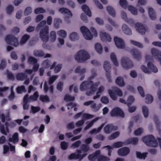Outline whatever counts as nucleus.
<instances>
[{
  "instance_id": "79ce46f5",
  "label": "nucleus",
  "mask_w": 161,
  "mask_h": 161,
  "mask_svg": "<svg viewBox=\"0 0 161 161\" xmlns=\"http://www.w3.org/2000/svg\"><path fill=\"white\" fill-rule=\"evenodd\" d=\"M6 75L7 78L9 80H14V75L8 70L6 71Z\"/></svg>"
},
{
  "instance_id": "338daca9",
  "label": "nucleus",
  "mask_w": 161,
  "mask_h": 161,
  "mask_svg": "<svg viewBox=\"0 0 161 161\" xmlns=\"http://www.w3.org/2000/svg\"><path fill=\"white\" fill-rule=\"evenodd\" d=\"M6 61L4 59H2L0 64V69L1 70L3 69L6 67Z\"/></svg>"
},
{
  "instance_id": "c756f323",
  "label": "nucleus",
  "mask_w": 161,
  "mask_h": 161,
  "mask_svg": "<svg viewBox=\"0 0 161 161\" xmlns=\"http://www.w3.org/2000/svg\"><path fill=\"white\" fill-rule=\"evenodd\" d=\"M115 82L119 86L121 87L124 86L125 83L124 82L123 78L121 77H118L115 80Z\"/></svg>"
},
{
  "instance_id": "c03bdc74",
  "label": "nucleus",
  "mask_w": 161,
  "mask_h": 161,
  "mask_svg": "<svg viewBox=\"0 0 161 161\" xmlns=\"http://www.w3.org/2000/svg\"><path fill=\"white\" fill-rule=\"evenodd\" d=\"M40 100L42 102H48L49 101V98L48 97L47 95H41L39 97Z\"/></svg>"
},
{
  "instance_id": "8fccbe9b",
  "label": "nucleus",
  "mask_w": 161,
  "mask_h": 161,
  "mask_svg": "<svg viewBox=\"0 0 161 161\" xmlns=\"http://www.w3.org/2000/svg\"><path fill=\"white\" fill-rule=\"evenodd\" d=\"M30 36L27 34H25L22 37L20 43L21 44L25 43L29 39Z\"/></svg>"
},
{
  "instance_id": "9b49d317",
  "label": "nucleus",
  "mask_w": 161,
  "mask_h": 161,
  "mask_svg": "<svg viewBox=\"0 0 161 161\" xmlns=\"http://www.w3.org/2000/svg\"><path fill=\"white\" fill-rule=\"evenodd\" d=\"M110 115L112 117L119 116L124 117V114L122 110L119 108L116 107L113 108L110 112Z\"/></svg>"
},
{
  "instance_id": "b1692460",
  "label": "nucleus",
  "mask_w": 161,
  "mask_h": 161,
  "mask_svg": "<svg viewBox=\"0 0 161 161\" xmlns=\"http://www.w3.org/2000/svg\"><path fill=\"white\" fill-rule=\"evenodd\" d=\"M19 140V135L17 132L15 133L12 136V137L9 138L8 139V141L10 142H13L14 144L18 142Z\"/></svg>"
},
{
  "instance_id": "7c9ffc66",
  "label": "nucleus",
  "mask_w": 161,
  "mask_h": 161,
  "mask_svg": "<svg viewBox=\"0 0 161 161\" xmlns=\"http://www.w3.org/2000/svg\"><path fill=\"white\" fill-rule=\"evenodd\" d=\"M106 9L108 14L112 17H114L115 16V12L114 9L110 6L107 7Z\"/></svg>"
},
{
  "instance_id": "2f4dec72",
  "label": "nucleus",
  "mask_w": 161,
  "mask_h": 161,
  "mask_svg": "<svg viewBox=\"0 0 161 161\" xmlns=\"http://www.w3.org/2000/svg\"><path fill=\"white\" fill-rule=\"evenodd\" d=\"M101 106L102 105L101 104H99L97 105L96 103H93V104L91 106V107L93 111L96 112L99 110Z\"/></svg>"
},
{
  "instance_id": "680f3d73",
  "label": "nucleus",
  "mask_w": 161,
  "mask_h": 161,
  "mask_svg": "<svg viewBox=\"0 0 161 161\" xmlns=\"http://www.w3.org/2000/svg\"><path fill=\"white\" fill-rule=\"evenodd\" d=\"M28 62L30 64H34L37 62V59L33 57H30L28 59Z\"/></svg>"
},
{
  "instance_id": "4be33fe9",
  "label": "nucleus",
  "mask_w": 161,
  "mask_h": 161,
  "mask_svg": "<svg viewBox=\"0 0 161 161\" xmlns=\"http://www.w3.org/2000/svg\"><path fill=\"white\" fill-rule=\"evenodd\" d=\"M100 151L97 150L92 154L89 155L88 157V159L90 161H95L97 159H98V157L100 154Z\"/></svg>"
},
{
  "instance_id": "09e8293b",
  "label": "nucleus",
  "mask_w": 161,
  "mask_h": 161,
  "mask_svg": "<svg viewBox=\"0 0 161 161\" xmlns=\"http://www.w3.org/2000/svg\"><path fill=\"white\" fill-rule=\"evenodd\" d=\"M40 110V108L39 106L35 107L33 106H31L30 112L33 114H35L38 112Z\"/></svg>"
},
{
  "instance_id": "5701e85b",
  "label": "nucleus",
  "mask_w": 161,
  "mask_h": 161,
  "mask_svg": "<svg viewBox=\"0 0 161 161\" xmlns=\"http://www.w3.org/2000/svg\"><path fill=\"white\" fill-rule=\"evenodd\" d=\"M130 53L132 54L134 58L138 60L141 57V53L136 49L133 48L130 51Z\"/></svg>"
},
{
  "instance_id": "ea45409f",
  "label": "nucleus",
  "mask_w": 161,
  "mask_h": 161,
  "mask_svg": "<svg viewBox=\"0 0 161 161\" xmlns=\"http://www.w3.org/2000/svg\"><path fill=\"white\" fill-rule=\"evenodd\" d=\"M16 92L20 94L22 92H26L25 87L24 86H18L16 89Z\"/></svg>"
},
{
  "instance_id": "f3484780",
  "label": "nucleus",
  "mask_w": 161,
  "mask_h": 161,
  "mask_svg": "<svg viewBox=\"0 0 161 161\" xmlns=\"http://www.w3.org/2000/svg\"><path fill=\"white\" fill-rule=\"evenodd\" d=\"M56 62H54L51 65V63L50 60L48 59H46L42 63V66L45 69L48 68L50 67V69H53L56 65Z\"/></svg>"
},
{
  "instance_id": "7ed1b4c3",
  "label": "nucleus",
  "mask_w": 161,
  "mask_h": 161,
  "mask_svg": "<svg viewBox=\"0 0 161 161\" xmlns=\"http://www.w3.org/2000/svg\"><path fill=\"white\" fill-rule=\"evenodd\" d=\"M142 140L149 147H156L158 145L157 141L152 135H149L143 137Z\"/></svg>"
},
{
  "instance_id": "0eeeda50",
  "label": "nucleus",
  "mask_w": 161,
  "mask_h": 161,
  "mask_svg": "<svg viewBox=\"0 0 161 161\" xmlns=\"http://www.w3.org/2000/svg\"><path fill=\"white\" fill-rule=\"evenodd\" d=\"M121 64L122 67L126 69L131 68L134 65L132 61L127 57L121 58Z\"/></svg>"
},
{
  "instance_id": "dca6fc26",
  "label": "nucleus",
  "mask_w": 161,
  "mask_h": 161,
  "mask_svg": "<svg viewBox=\"0 0 161 161\" xmlns=\"http://www.w3.org/2000/svg\"><path fill=\"white\" fill-rule=\"evenodd\" d=\"M114 40L115 45L118 48L123 49L125 47V43L122 39L114 37Z\"/></svg>"
},
{
  "instance_id": "c85d7f7f",
  "label": "nucleus",
  "mask_w": 161,
  "mask_h": 161,
  "mask_svg": "<svg viewBox=\"0 0 161 161\" xmlns=\"http://www.w3.org/2000/svg\"><path fill=\"white\" fill-rule=\"evenodd\" d=\"M27 76L26 74L23 73H18L16 75V78L18 80H22L27 78Z\"/></svg>"
},
{
  "instance_id": "a19ab883",
  "label": "nucleus",
  "mask_w": 161,
  "mask_h": 161,
  "mask_svg": "<svg viewBox=\"0 0 161 161\" xmlns=\"http://www.w3.org/2000/svg\"><path fill=\"white\" fill-rule=\"evenodd\" d=\"M34 54L35 56L39 57H43L45 55L44 52L41 50L35 51Z\"/></svg>"
},
{
  "instance_id": "6e6d98bb",
  "label": "nucleus",
  "mask_w": 161,
  "mask_h": 161,
  "mask_svg": "<svg viewBox=\"0 0 161 161\" xmlns=\"http://www.w3.org/2000/svg\"><path fill=\"white\" fill-rule=\"evenodd\" d=\"M124 144H125V142H118L114 143L112 146L114 147L117 148L122 147Z\"/></svg>"
},
{
  "instance_id": "bf43d9fd",
  "label": "nucleus",
  "mask_w": 161,
  "mask_h": 161,
  "mask_svg": "<svg viewBox=\"0 0 161 161\" xmlns=\"http://www.w3.org/2000/svg\"><path fill=\"white\" fill-rule=\"evenodd\" d=\"M62 23L61 20L60 19H55L54 21V26L55 27L58 28L59 27L60 24Z\"/></svg>"
},
{
  "instance_id": "39448f33",
  "label": "nucleus",
  "mask_w": 161,
  "mask_h": 161,
  "mask_svg": "<svg viewBox=\"0 0 161 161\" xmlns=\"http://www.w3.org/2000/svg\"><path fill=\"white\" fill-rule=\"evenodd\" d=\"M49 27L45 26L40 31V36L43 42H47L49 39Z\"/></svg>"
},
{
  "instance_id": "f03ea898",
  "label": "nucleus",
  "mask_w": 161,
  "mask_h": 161,
  "mask_svg": "<svg viewBox=\"0 0 161 161\" xmlns=\"http://www.w3.org/2000/svg\"><path fill=\"white\" fill-rule=\"evenodd\" d=\"M90 58L89 55L84 50H80L75 55V58L78 63H82Z\"/></svg>"
},
{
  "instance_id": "f704fd0d",
  "label": "nucleus",
  "mask_w": 161,
  "mask_h": 161,
  "mask_svg": "<svg viewBox=\"0 0 161 161\" xmlns=\"http://www.w3.org/2000/svg\"><path fill=\"white\" fill-rule=\"evenodd\" d=\"M110 58L114 64L116 66H118V63L116 55L114 53H111L110 55Z\"/></svg>"
},
{
  "instance_id": "5fc2aeb1",
  "label": "nucleus",
  "mask_w": 161,
  "mask_h": 161,
  "mask_svg": "<svg viewBox=\"0 0 161 161\" xmlns=\"http://www.w3.org/2000/svg\"><path fill=\"white\" fill-rule=\"evenodd\" d=\"M135 100L134 97L132 96H130L127 100V104L128 107H130L131 104Z\"/></svg>"
},
{
  "instance_id": "6ab92c4d",
  "label": "nucleus",
  "mask_w": 161,
  "mask_h": 161,
  "mask_svg": "<svg viewBox=\"0 0 161 161\" xmlns=\"http://www.w3.org/2000/svg\"><path fill=\"white\" fill-rule=\"evenodd\" d=\"M138 142V139L136 137H131L127 139L125 141V144L127 145L131 144L136 145L137 144Z\"/></svg>"
},
{
  "instance_id": "603ef678",
  "label": "nucleus",
  "mask_w": 161,
  "mask_h": 161,
  "mask_svg": "<svg viewBox=\"0 0 161 161\" xmlns=\"http://www.w3.org/2000/svg\"><path fill=\"white\" fill-rule=\"evenodd\" d=\"M75 97L74 96H71L69 94H66L64 97V100L65 101H73L75 100Z\"/></svg>"
},
{
  "instance_id": "a18cd8bd",
  "label": "nucleus",
  "mask_w": 161,
  "mask_h": 161,
  "mask_svg": "<svg viewBox=\"0 0 161 161\" xmlns=\"http://www.w3.org/2000/svg\"><path fill=\"white\" fill-rule=\"evenodd\" d=\"M56 38V33L54 31H52L50 33V41L52 42H54L55 41Z\"/></svg>"
},
{
  "instance_id": "6e6552de",
  "label": "nucleus",
  "mask_w": 161,
  "mask_h": 161,
  "mask_svg": "<svg viewBox=\"0 0 161 161\" xmlns=\"http://www.w3.org/2000/svg\"><path fill=\"white\" fill-rule=\"evenodd\" d=\"M80 30L83 37L87 40H91L93 38V35L90 30L86 26H82L80 28Z\"/></svg>"
},
{
  "instance_id": "0e129e2a",
  "label": "nucleus",
  "mask_w": 161,
  "mask_h": 161,
  "mask_svg": "<svg viewBox=\"0 0 161 161\" xmlns=\"http://www.w3.org/2000/svg\"><path fill=\"white\" fill-rule=\"evenodd\" d=\"M14 8L11 5H9L6 8V12L7 14H10L12 12L14 11Z\"/></svg>"
},
{
  "instance_id": "de8ad7c7",
  "label": "nucleus",
  "mask_w": 161,
  "mask_h": 161,
  "mask_svg": "<svg viewBox=\"0 0 161 161\" xmlns=\"http://www.w3.org/2000/svg\"><path fill=\"white\" fill-rule=\"evenodd\" d=\"M142 109L144 117L147 118L149 114L148 110L146 106H143L142 107Z\"/></svg>"
},
{
  "instance_id": "f8f14e48",
  "label": "nucleus",
  "mask_w": 161,
  "mask_h": 161,
  "mask_svg": "<svg viewBox=\"0 0 161 161\" xmlns=\"http://www.w3.org/2000/svg\"><path fill=\"white\" fill-rule=\"evenodd\" d=\"M94 116L92 114H83L82 116V119L78 121L76 123V125L77 126H82L84 124L85 120L91 119Z\"/></svg>"
},
{
  "instance_id": "e433bc0d",
  "label": "nucleus",
  "mask_w": 161,
  "mask_h": 161,
  "mask_svg": "<svg viewBox=\"0 0 161 161\" xmlns=\"http://www.w3.org/2000/svg\"><path fill=\"white\" fill-rule=\"evenodd\" d=\"M95 48L97 52L99 54H101L102 52L103 48L101 45L99 43H97L95 46Z\"/></svg>"
},
{
  "instance_id": "cd10ccee",
  "label": "nucleus",
  "mask_w": 161,
  "mask_h": 161,
  "mask_svg": "<svg viewBox=\"0 0 161 161\" xmlns=\"http://www.w3.org/2000/svg\"><path fill=\"white\" fill-rule=\"evenodd\" d=\"M39 97V94L38 92L36 91L33 95H31L29 97L30 101L32 102H34L37 100Z\"/></svg>"
},
{
  "instance_id": "4d7b16f0",
  "label": "nucleus",
  "mask_w": 161,
  "mask_h": 161,
  "mask_svg": "<svg viewBox=\"0 0 161 161\" xmlns=\"http://www.w3.org/2000/svg\"><path fill=\"white\" fill-rule=\"evenodd\" d=\"M119 3L121 6L124 9L126 8L128 6V3L126 0H120Z\"/></svg>"
},
{
  "instance_id": "774afa93",
  "label": "nucleus",
  "mask_w": 161,
  "mask_h": 161,
  "mask_svg": "<svg viewBox=\"0 0 161 161\" xmlns=\"http://www.w3.org/2000/svg\"><path fill=\"white\" fill-rule=\"evenodd\" d=\"M57 75H54L49 78L48 83L50 85L52 84L54 81L58 78Z\"/></svg>"
},
{
  "instance_id": "e2e57ef3",
  "label": "nucleus",
  "mask_w": 161,
  "mask_h": 161,
  "mask_svg": "<svg viewBox=\"0 0 161 161\" xmlns=\"http://www.w3.org/2000/svg\"><path fill=\"white\" fill-rule=\"evenodd\" d=\"M45 12L44 9L40 7L36 8L34 10V13L36 14L44 13Z\"/></svg>"
},
{
  "instance_id": "4468645a",
  "label": "nucleus",
  "mask_w": 161,
  "mask_h": 161,
  "mask_svg": "<svg viewBox=\"0 0 161 161\" xmlns=\"http://www.w3.org/2000/svg\"><path fill=\"white\" fill-rule=\"evenodd\" d=\"M118 129L117 126H114L112 124H108L104 127V131L105 133L109 134L111 133L113 131H114Z\"/></svg>"
},
{
  "instance_id": "13d9d810",
  "label": "nucleus",
  "mask_w": 161,
  "mask_h": 161,
  "mask_svg": "<svg viewBox=\"0 0 161 161\" xmlns=\"http://www.w3.org/2000/svg\"><path fill=\"white\" fill-rule=\"evenodd\" d=\"M57 34L59 36L63 37L64 38H65L66 36V32L64 30H61L58 31L57 32Z\"/></svg>"
},
{
  "instance_id": "9d476101",
  "label": "nucleus",
  "mask_w": 161,
  "mask_h": 161,
  "mask_svg": "<svg viewBox=\"0 0 161 161\" xmlns=\"http://www.w3.org/2000/svg\"><path fill=\"white\" fill-rule=\"evenodd\" d=\"M114 92L111 90L109 89L108 91V93L111 98L114 100L117 99V97L115 94L119 97L122 96V92L119 89L116 87L114 89Z\"/></svg>"
},
{
  "instance_id": "2eb2a0df",
  "label": "nucleus",
  "mask_w": 161,
  "mask_h": 161,
  "mask_svg": "<svg viewBox=\"0 0 161 161\" xmlns=\"http://www.w3.org/2000/svg\"><path fill=\"white\" fill-rule=\"evenodd\" d=\"M58 11L61 13L66 14L68 15V16H65L64 17V20L65 21H68L69 18L72 16V14L71 12L68 9L64 8H62L59 9Z\"/></svg>"
},
{
  "instance_id": "a878e982",
  "label": "nucleus",
  "mask_w": 161,
  "mask_h": 161,
  "mask_svg": "<svg viewBox=\"0 0 161 161\" xmlns=\"http://www.w3.org/2000/svg\"><path fill=\"white\" fill-rule=\"evenodd\" d=\"M148 12L150 19L153 20H155L156 19V14L155 12L152 8H148Z\"/></svg>"
},
{
  "instance_id": "473e14b6",
  "label": "nucleus",
  "mask_w": 161,
  "mask_h": 161,
  "mask_svg": "<svg viewBox=\"0 0 161 161\" xmlns=\"http://www.w3.org/2000/svg\"><path fill=\"white\" fill-rule=\"evenodd\" d=\"M104 125V124H102L97 129H92L90 131V134L92 135L95 133H97L100 132Z\"/></svg>"
},
{
  "instance_id": "37998d69",
  "label": "nucleus",
  "mask_w": 161,
  "mask_h": 161,
  "mask_svg": "<svg viewBox=\"0 0 161 161\" xmlns=\"http://www.w3.org/2000/svg\"><path fill=\"white\" fill-rule=\"evenodd\" d=\"M110 160V158L107 157L100 154L98 155L97 159V161H109Z\"/></svg>"
},
{
  "instance_id": "49530a36",
  "label": "nucleus",
  "mask_w": 161,
  "mask_h": 161,
  "mask_svg": "<svg viewBox=\"0 0 161 161\" xmlns=\"http://www.w3.org/2000/svg\"><path fill=\"white\" fill-rule=\"evenodd\" d=\"M81 148L82 151L86 153L89 150L90 147L87 144H83L81 146Z\"/></svg>"
},
{
  "instance_id": "864d4df0",
  "label": "nucleus",
  "mask_w": 161,
  "mask_h": 161,
  "mask_svg": "<svg viewBox=\"0 0 161 161\" xmlns=\"http://www.w3.org/2000/svg\"><path fill=\"white\" fill-rule=\"evenodd\" d=\"M128 10L131 13L134 15H136L137 14V11L136 9L131 6H129L128 7Z\"/></svg>"
},
{
  "instance_id": "3c124183",
  "label": "nucleus",
  "mask_w": 161,
  "mask_h": 161,
  "mask_svg": "<svg viewBox=\"0 0 161 161\" xmlns=\"http://www.w3.org/2000/svg\"><path fill=\"white\" fill-rule=\"evenodd\" d=\"M153 100V96L147 94L146 95L145 98V102L148 103H152Z\"/></svg>"
},
{
  "instance_id": "69168bd1",
  "label": "nucleus",
  "mask_w": 161,
  "mask_h": 161,
  "mask_svg": "<svg viewBox=\"0 0 161 161\" xmlns=\"http://www.w3.org/2000/svg\"><path fill=\"white\" fill-rule=\"evenodd\" d=\"M81 144V142L80 140H78L73 143L71 145V147L73 148H78Z\"/></svg>"
},
{
  "instance_id": "c9c22d12",
  "label": "nucleus",
  "mask_w": 161,
  "mask_h": 161,
  "mask_svg": "<svg viewBox=\"0 0 161 161\" xmlns=\"http://www.w3.org/2000/svg\"><path fill=\"white\" fill-rule=\"evenodd\" d=\"M120 135V133L119 131L115 132L110 135L108 137V139L109 140H111L117 138Z\"/></svg>"
},
{
  "instance_id": "4c0bfd02",
  "label": "nucleus",
  "mask_w": 161,
  "mask_h": 161,
  "mask_svg": "<svg viewBox=\"0 0 161 161\" xmlns=\"http://www.w3.org/2000/svg\"><path fill=\"white\" fill-rule=\"evenodd\" d=\"M99 119L98 117H96L92 120L91 122H90L84 128V130H86L88 129L90 127H92L94 123L97 120Z\"/></svg>"
},
{
  "instance_id": "412c9836",
  "label": "nucleus",
  "mask_w": 161,
  "mask_h": 161,
  "mask_svg": "<svg viewBox=\"0 0 161 161\" xmlns=\"http://www.w3.org/2000/svg\"><path fill=\"white\" fill-rule=\"evenodd\" d=\"M86 156V155L84 154L82 156L79 154H76V153H72L70 154L68 156V159L71 160L73 159H79L80 160H82Z\"/></svg>"
},
{
  "instance_id": "052dcab7",
  "label": "nucleus",
  "mask_w": 161,
  "mask_h": 161,
  "mask_svg": "<svg viewBox=\"0 0 161 161\" xmlns=\"http://www.w3.org/2000/svg\"><path fill=\"white\" fill-rule=\"evenodd\" d=\"M68 143L65 141L62 142L60 143L61 147L63 150H66L68 148Z\"/></svg>"
},
{
  "instance_id": "393cba45",
  "label": "nucleus",
  "mask_w": 161,
  "mask_h": 161,
  "mask_svg": "<svg viewBox=\"0 0 161 161\" xmlns=\"http://www.w3.org/2000/svg\"><path fill=\"white\" fill-rule=\"evenodd\" d=\"M122 28L123 31L125 34L129 35H130L132 34V32L131 29L129 28L126 24H123Z\"/></svg>"
},
{
  "instance_id": "ddd939ff",
  "label": "nucleus",
  "mask_w": 161,
  "mask_h": 161,
  "mask_svg": "<svg viewBox=\"0 0 161 161\" xmlns=\"http://www.w3.org/2000/svg\"><path fill=\"white\" fill-rule=\"evenodd\" d=\"M151 52L152 56L160 62L161 65V52L154 48L151 49Z\"/></svg>"
},
{
  "instance_id": "f257e3e1",
  "label": "nucleus",
  "mask_w": 161,
  "mask_h": 161,
  "mask_svg": "<svg viewBox=\"0 0 161 161\" xmlns=\"http://www.w3.org/2000/svg\"><path fill=\"white\" fill-rule=\"evenodd\" d=\"M97 86V83H94L92 81H84L80 85V90L81 91L90 90V91L86 93L87 96H90L96 92Z\"/></svg>"
},
{
  "instance_id": "1a4fd4ad",
  "label": "nucleus",
  "mask_w": 161,
  "mask_h": 161,
  "mask_svg": "<svg viewBox=\"0 0 161 161\" xmlns=\"http://www.w3.org/2000/svg\"><path fill=\"white\" fill-rule=\"evenodd\" d=\"M103 68L106 72V77L109 82L112 81L111 78L110 76V69L111 67L108 61H105L104 62Z\"/></svg>"
},
{
  "instance_id": "20e7f679",
  "label": "nucleus",
  "mask_w": 161,
  "mask_h": 161,
  "mask_svg": "<svg viewBox=\"0 0 161 161\" xmlns=\"http://www.w3.org/2000/svg\"><path fill=\"white\" fill-rule=\"evenodd\" d=\"M147 65L148 68L144 65H142V70L145 73L150 74L151 71L154 73L158 72L157 68L151 61L148 62Z\"/></svg>"
},
{
  "instance_id": "72a5a7b5",
  "label": "nucleus",
  "mask_w": 161,
  "mask_h": 161,
  "mask_svg": "<svg viewBox=\"0 0 161 161\" xmlns=\"http://www.w3.org/2000/svg\"><path fill=\"white\" fill-rule=\"evenodd\" d=\"M69 38L71 40L73 41L78 40L79 38L78 34L75 32H73L70 34Z\"/></svg>"
},
{
  "instance_id": "58836bf2",
  "label": "nucleus",
  "mask_w": 161,
  "mask_h": 161,
  "mask_svg": "<svg viewBox=\"0 0 161 161\" xmlns=\"http://www.w3.org/2000/svg\"><path fill=\"white\" fill-rule=\"evenodd\" d=\"M86 72V69L84 68L82 69H81L80 66L77 67L75 70V73H78L81 75L84 74Z\"/></svg>"
},
{
  "instance_id": "a211bd4d",
  "label": "nucleus",
  "mask_w": 161,
  "mask_h": 161,
  "mask_svg": "<svg viewBox=\"0 0 161 161\" xmlns=\"http://www.w3.org/2000/svg\"><path fill=\"white\" fill-rule=\"evenodd\" d=\"M100 36L101 39L103 42L107 41L110 42L112 40V38L110 35L105 32H100Z\"/></svg>"
},
{
  "instance_id": "aec40b11",
  "label": "nucleus",
  "mask_w": 161,
  "mask_h": 161,
  "mask_svg": "<svg viewBox=\"0 0 161 161\" xmlns=\"http://www.w3.org/2000/svg\"><path fill=\"white\" fill-rule=\"evenodd\" d=\"M130 152L129 148L127 147H122L118 151V155L120 156H125L127 155Z\"/></svg>"
},
{
  "instance_id": "423d86ee",
  "label": "nucleus",
  "mask_w": 161,
  "mask_h": 161,
  "mask_svg": "<svg viewBox=\"0 0 161 161\" xmlns=\"http://www.w3.org/2000/svg\"><path fill=\"white\" fill-rule=\"evenodd\" d=\"M5 41L7 44L16 47L19 45L18 41L14 36L8 35L5 38Z\"/></svg>"
},
{
  "instance_id": "bb28decb",
  "label": "nucleus",
  "mask_w": 161,
  "mask_h": 161,
  "mask_svg": "<svg viewBox=\"0 0 161 161\" xmlns=\"http://www.w3.org/2000/svg\"><path fill=\"white\" fill-rule=\"evenodd\" d=\"M81 8L87 15L89 17H91L92 16L91 12L89 7L86 5H83L81 7Z\"/></svg>"
}]
</instances>
